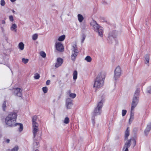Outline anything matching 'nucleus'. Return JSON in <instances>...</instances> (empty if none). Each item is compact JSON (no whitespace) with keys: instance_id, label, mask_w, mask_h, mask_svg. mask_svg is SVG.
Instances as JSON below:
<instances>
[{"instance_id":"25","label":"nucleus","mask_w":151,"mask_h":151,"mask_svg":"<svg viewBox=\"0 0 151 151\" xmlns=\"http://www.w3.org/2000/svg\"><path fill=\"white\" fill-rule=\"evenodd\" d=\"M65 36L64 35H63L59 37L58 38V40L60 41H62L65 40Z\"/></svg>"},{"instance_id":"47","label":"nucleus","mask_w":151,"mask_h":151,"mask_svg":"<svg viewBox=\"0 0 151 151\" xmlns=\"http://www.w3.org/2000/svg\"><path fill=\"white\" fill-rule=\"evenodd\" d=\"M52 76V77H55V75H53Z\"/></svg>"},{"instance_id":"4","label":"nucleus","mask_w":151,"mask_h":151,"mask_svg":"<svg viewBox=\"0 0 151 151\" xmlns=\"http://www.w3.org/2000/svg\"><path fill=\"white\" fill-rule=\"evenodd\" d=\"M90 24L92 26L95 31L98 33L99 35L101 37H102L103 33V28L99 26L96 22L94 20H93L90 23Z\"/></svg>"},{"instance_id":"7","label":"nucleus","mask_w":151,"mask_h":151,"mask_svg":"<svg viewBox=\"0 0 151 151\" xmlns=\"http://www.w3.org/2000/svg\"><path fill=\"white\" fill-rule=\"evenodd\" d=\"M122 70L120 66H118L115 68L114 71L113 78L115 81L117 80L121 75Z\"/></svg>"},{"instance_id":"10","label":"nucleus","mask_w":151,"mask_h":151,"mask_svg":"<svg viewBox=\"0 0 151 151\" xmlns=\"http://www.w3.org/2000/svg\"><path fill=\"white\" fill-rule=\"evenodd\" d=\"M55 45L56 48L58 51L60 52H62L64 51V46L61 42H56Z\"/></svg>"},{"instance_id":"39","label":"nucleus","mask_w":151,"mask_h":151,"mask_svg":"<svg viewBox=\"0 0 151 151\" xmlns=\"http://www.w3.org/2000/svg\"><path fill=\"white\" fill-rule=\"evenodd\" d=\"M9 19L10 21L11 22H13L14 21L13 17L12 16H9Z\"/></svg>"},{"instance_id":"2","label":"nucleus","mask_w":151,"mask_h":151,"mask_svg":"<svg viewBox=\"0 0 151 151\" xmlns=\"http://www.w3.org/2000/svg\"><path fill=\"white\" fill-rule=\"evenodd\" d=\"M105 77L104 73H99L94 81L93 87L99 88L102 87L104 84Z\"/></svg>"},{"instance_id":"35","label":"nucleus","mask_w":151,"mask_h":151,"mask_svg":"<svg viewBox=\"0 0 151 151\" xmlns=\"http://www.w3.org/2000/svg\"><path fill=\"white\" fill-rule=\"evenodd\" d=\"M42 90L44 93H46L47 91V87H44L42 88Z\"/></svg>"},{"instance_id":"44","label":"nucleus","mask_w":151,"mask_h":151,"mask_svg":"<svg viewBox=\"0 0 151 151\" xmlns=\"http://www.w3.org/2000/svg\"><path fill=\"white\" fill-rule=\"evenodd\" d=\"M1 23L3 24H4L5 23V22L4 20H2L1 21Z\"/></svg>"},{"instance_id":"24","label":"nucleus","mask_w":151,"mask_h":151,"mask_svg":"<svg viewBox=\"0 0 151 151\" xmlns=\"http://www.w3.org/2000/svg\"><path fill=\"white\" fill-rule=\"evenodd\" d=\"M78 73L76 70H75L73 73V79L76 80L77 78Z\"/></svg>"},{"instance_id":"46","label":"nucleus","mask_w":151,"mask_h":151,"mask_svg":"<svg viewBox=\"0 0 151 151\" xmlns=\"http://www.w3.org/2000/svg\"><path fill=\"white\" fill-rule=\"evenodd\" d=\"M10 1L12 2H13L15 1L16 0H10Z\"/></svg>"},{"instance_id":"15","label":"nucleus","mask_w":151,"mask_h":151,"mask_svg":"<svg viewBox=\"0 0 151 151\" xmlns=\"http://www.w3.org/2000/svg\"><path fill=\"white\" fill-rule=\"evenodd\" d=\"M151 129V123H150L149 124L147 125V127L145 129V130L144 133L145 135L147 136L149 132Z\"/></svg>"},{"instance_id":"6","label":"nucleus","mask_w":151,"mask_h":151,"mask_svg":"<svg viewBox=\"0 0 151 151\" xmlns=\"http://www.w3.org/2000/svg\"><path fill=\"white\" fill-rule=\"evenodd\" d=\"M131 142L132 143V146L133 148L135 146L136 141L134 139L131 138L130 139L128 140L125 142L123 150L124 151H129L128 148L131 146Z\"/></svg>"},{"instance_id":"9","label":"nucleus","mask_w":151,"mask_h":151,"mask_svg":"<svg viewBox=\"0 0 151 151\" xmlns=\"http://www.w3.org/2000/svg\"><path fill=\"white\" fill-rule=\"evenodd\" d=\"M22 90L19 88L14 89L13 92L14 94L19 97H21L22 95Z\"/></svg>"},{"instance_id":"17","label":"nucleus","mask_w":151,"mask_h":151,"mask_svg":"<svg viewBox=\"0 0 151 151\" xmlns=\"http://www.w3.org/2000/svg\"><path fill=\"white\" fill-rule=\"evenodd\" d=\"M80 28L81 29V30L82 32H84L86 31V25L85 23H81L80 24Z\"/></svg>"},{"instance_id":"48","label":"nucleus","mask_w":151,"mask_h":151,"mask_svg":"<svg viewBox=\"0 0 151 151\" xmlns=\"http://www.w3.org/2000/svg\"><path fill=\"white\" fill-rule=\"evenodd\" d=\"M35 151H39V150H35Z\"/></svg>"},{"instance_id":"22","label":"nucleus","mask_w":151,"mask_h":151,"mask_svg":"<svg viewBox=\"0 0 151 151\" xmlns=\"http://www.w3.org/2000/svg\"><path fill=\"white\" fill-rule=\"evenodd\" d=\"M18 47L19 49L22 50L24 49V45L23 42H20L19 44Z\"/></svg>"},{"instance_id":"42","label":"nucleus","mask_w":151,"mask_h":151,"mask_svg":"<svg viewBox=\"0 0 151 151\" xmlns=\"http://www.w3.org/2000/svg\"><path fill=\"white\" fill-rule=\"evenodd\" d=\"M101 20H102V22H105L106 21V20H105V19H104V18L103 17H101Z\"/></svg>"},{"instance_id":"20","label":"nucleus","mask_w":151,"mask_h":151,"mask_svg":"<svg viewBox=\"0 0 151 151\" xmlns=\"http://www.w3.org/2000/svg\"><path fill=\"white\" fill-rule=\"evenodd\" d=\"M78 21L79 22H82L84 19L83 16L81 14H78Z\"/></svg>"},{"instance_id":"45","label":"nucleus","mask_w":151,"mask_h":151,"mask_svg":"<svg viewBox=\"0 0 151 151\" xmlns=\"http://www.w3.org/2000/svg\"><path fill=\"white\" fill-rule=\"evenodd\" d=\"M148 93H151V90H148Z\"/></svg>"},{"instance_id":"19","label":"nucleus","mask_w":151,"mask_h":151,"mask_svg":"<svg viewBox=\"0 0 151 151\" xmlns=\"http://www.w3.org/2000/svg\"><path fill=\"white\" fill-rule=\"evenodd\" d=\"M17 25L16 24H14L12 25L10 27V29L12 31H14L15 32H16L17 31Z\"/></svg>"},{"instance_id":"26","label":"nucleus","mask_w":151,"mask_h":151,"mask_svg":"<svg viewBox=\"0 0 151 151\" xmlns=\"http://www.w3.org/2000/svg\"><path fill=\"white\" fill-rule=\"evenodd\" d=\"M18 149V146L17 145H16L11 150H9L7 151H17Z\"/></svg>"},{"instance_id":"11","label":"nucleus","mask_w":151,"mask_h":151,"mask_svg":"<svg viewBox=\"0 0 151 151\" xmlns=\"http://www.w3.org/2000/svg\"><path fill=\"white\" fill-rule=\"evenodd\" d=\"M65 105L67 109H70L73 105L72 100L69 98L67 99L66 101Z\"/></svg>"},{"instance_id":"29","label":"nucleus","mask_w":151,"mask_h":151,"mask_svg":"<svg viewBox=\"0 0 151 151\" xmlns=\"http://www.w3.org/2000/svg\"><path fill=\"white\" fill-rule=\"evenodd\" d=\"M40 55L43 58H45L46 56V54L44 51H42L40 52Z\"/></svg>"},{"instance_id":"40","label":"nucleus","mask_w":151,"mask_h":151,"mask_svg":"<svg viewBox=\"0 0 151 151\" xmlns=\"http://www.w3.org/2000/svg\"><path fill=\"white\" fill-rule=\"evenodd\" d=\"M95 116H93H93H92V123H93V124H95V120H94V117H95Z\"/></svg>"},{"instance_id":"38","label":"nucleus","mask_w":151,"mask_h":151,"mask_svg":"<svg viewBox=\"0 0 151 151\" xmlns=\"http://www.w3.org/2000/svg\"><path fill=\"white\" fill-rule=\"evenodd\" d=\"M5 4V2L4 0H1V5L2 6H4Z\"/></svg>"},{"instance_id":"18","label":"nucleus","mask_w":151,"mask_h":151,"mask_svg":"<svg viewBox=\"0 0 151 151\" xmlns=\"http://www.w3.org/2000/svg\"><path fill=\"white\" fill-rule=\"evenodd\" d=\"M17 125L19 126V132H21V131H22L23 129V124L21 123H16L14 124V126H16Z\"/></svg>"},{"instance_id":"43","label":"nucleus","mask_w":151,"mask_h":151,"mask_svg":"<svg viewBox=\"0 0 151 151\" xmlns=\"http://www.w3.org/2000/svg\"><path fill=\"white\" fill-rule=\"evenodd\" d=\"M6 142L7 143H9L10 142V140L9 139H6Z\"/></svg>"},{"instance_id":"3","label":"nucleus","mask_w":151,"mask_h":151,"mask_svg":"<svg viewBox=\"0 0 151 151\" xmlns=\"http://www.w3.org/2000/svg\"><path fill=\"white\" fill-rule=\"evenodd\" d=\"M17 115L16 113L11 112L6 118L5 122L9 126H14V123L16 121Z\"/></svg>"},{"instance_id":"27","label":"nucleus","mask_w":151,"mask_h":151,"mask_svg":"<svg viewBox=\"0 0 151 151\" xmlns=\"http://www.w3.org/2000/svg\"><path fill=\"white\" fill-rule=\"evenodd\" d=\"M70 91H68L69 93H70L69 96L73 99L74 98L76 97V94L74 93H70Z\"/></svg>"},{"instance_id":"21","label":"nucleus","mask_w":151,"mask_h":151,"mask_svg":"<svg viewBox=\"0 0 151 151\" xmlns=\"http://www.w3.org/2000/svg\"><path fill=\"white\" fill-rule=\"evenodd\" d=\"M34 141L33 143V147L34 148H37L39 144V142L36 140L35 138L34 139Z\"/></svg>"},{"instance_id":"12","label":"nucleus","mask_w":151,"mask_h":151,"mask_svg":"<svg viewBox=\"0 0 151 151\" xmlns=\"http://www.w3.org/2000/svg\"><path fill=\"white\" fill-rule=\"evenodd\" d=\"M38 126H33V127L32 132L33 134V137L34 139L36 138L38 135V132L39 129H38Z\"/></svg>"},{"instance_id":"31","label":"nucleus","mask_w":151,"mask_h":151,"mask_svg":"<svg viewBox=\"0 0 151 151\" xmlns=\"http://www.w3.org/2000/svg\"><path fill=\"white\" fill-rule=\"evenodd\" d=\"M40 77V75L38 73H36L35 74L34 78L35 79H38Z\"/></svg>"},{"instance_id":"14","label":"nucleus","mask_w":151,"mask_h":151,"mask_svg":"<svg viewBox=\"0 0 151 151\" xmlns=\"http://www.w3.org/2000/svg\"><path fill=\"white\" fill-rule=\"evenodd\" d=\"M144 63L146 64L147 65L149 66V60L150 56L149 55L147 54L145 55L144 56Z\"/></svg>"},{"instance_id":"16","label":"nucleus","mask_w":151,"mask_h":151,"mask_svg":"<svg viewBox=\"0 0 151 151\" xmlns=\"http://www.w3.org/2000/svg\"><path fill=\"white\" fill-rule=\"evenodd\" d=\"M37 116H33L32 118V127L38 126V124L36 122L37 119Z\"/></svg>"},{"instance_id":"34","label":"nucleus","mask_w":151,"mask_h":151,"mask_svg":"<svg viewBox=\"0 0 151 151\" xmlns=\"http://www.w3.org/2000/svg\"><path fill=\"white\" fill-rule=\"evenodd\" d=\"M2 109L4 111H5L6 107V102L5 101H4L2 104Z\"/></svg>"},{"instance_id":"28","label":"nucleus","mask_w":151,"mask_h":151,"mask_svg":"<svg viewBox=\"0 0 151 151\" xmlns=\"http://www.w3.org/2000/svg\"><path fill=\"white\" fill-rule=\"evenodd\" d=\"M85 60L87 62H90L92 60V58L90 56H87L85 58Z\"/></svg>"},{"instance_id":"36","label":"nucleus","mask_w":151,"mask_h":151,"mask_svg":"<svg viewBox=\"0 0 151 151\" xmlns=\"http://www.w3.org/2000/svg\"><path fill=\"white\" fill-rule=\"evenodd\" d=\"M82 39L81 40V43H83L85 39V38L86 37V36L85 34H83L82 35Z\"/></svg>"},{"instance_id":"13","label":"nucleus","mask_w":151,"mask_h":151,"mask_svg":"<svg viewBox=\"0 0 151 151\" xmlns=\"http://www.w3.org/2000/svg\"><path fill=\"white\" fill-rule=\"evenodd\" d=\"M63 60L61 58H58L57 59V62L55 64V67L56 68H58L60 66L63 62Z\"/></svg>"},{"instance_id":"32","label":"nucleus","mask_w":151,"mask_h":151,"mask_svg":"<svg viewBox=\"0 0 151 151\" xmlns=\"http://www.w3.org/2000/svg\"><path fill=\"white\" fill-rule=\"evenodd\" d=\"M22 61L24 64H26L28 62L29 59L23 58L22 59Z\"/></svg>"},{"instance_id":"30","label":"nucleus","mask_w":151,"mask_h":151,"mask_svg":"<svg viewBox=\"0 0 151 151\" xmlns=\"http://www.w3.org/2000/svg\"><path fill=\"white\" fill-rule=\"evenodd\" d=\"M69 122V118L66 117L65 118L63 122L66 124H68Z\"/></svg>"},{"instance_id":"8","label":"nucleus","mask_w":151,"mask_h":151,"mask_svg":"<svg viewBox=\"0 0 151 151\" xmlns=\"http://www.w3.org/2000/svg\"><path fill=\"white\" fill-rule=\"evenodd\" d=\"M73 50L72 51V54L71 55V58L72 60L74 61L76 58V56L78 55V51L77 48L74 46H73Z\"/></svg>"},{"instance_id":"33","label":"nucleus","mask_w":151,"mask_h":151,"mask_svg":"<svg viewBox=\"0 0 151 151\" xmlns=\"http://www.w3.org/2000/svg\"><path fill=\"white\" fill-rule=\"evenodd\" d=\"M38 37V35L37 34H35L33 35L32 37V39L33 40H36L37 39Z\"/></svg>"},{"instance_id":"1","label":"nucleus","mask_w":151,"mask_h":151,"mask_svg":"<svg viewBox=\"0 0 151 151\" xmlns=\"http://www.w3.org/2000/svg\"><path fill=\"white\" fill-rule=\"evenodd\" d=\"M139 93V88H137L134 94L132 102L131 111L130 113V118L129 120V123L130 124L134 119V114L132 113V111L134 110L135 107L136 106L138 102V98Z\"/></svg>"},{"instance_id":"41","label":"nucleus","mask_w":151,"mask_h":151,"mask_svg":"<svg viewBox=\"0 0 151 151\" xmlns=\"http://www.w3.org/2000/svg\"><path fill=\"white\" fill-rule=\"evenodd\" d=\"M50 80H47V81H46V84L47 85H48L50 84Z\"/></svg>"},{"instance_id":"37","label":"nucleus","mask_w":151,"mask_h":151,"mask_svg":"<svg viewBox=\"0 0 151 151\" xmlns=\"http://www.w3.org/2000/svg\"><path fill=\"white\" fill-rule=\"evenodd\" d=\"M127 111L126 110H122V115L123 116H124L126 114Z\"/></svg>"},{"instance_id":"5","label":"nucleus","mask_w":151,"mask_h":151,"mask_svg":"<svg viewBox=\"0 0 151 151\" xmlns=\"http://www.w3.org/2000/svg\"><path fill=\"white\" fill-rule=\"evenodd\" d=\"M104 102V100H101L98 103L96 107L95 108L94 111L93 113V116H95L99 115L101 114Z\"/></svg>"},{"instance_id":"23","label":"nucleus","mask_w":151,"mask_h":151,"mask_svg":"<svg viewBox=\"0 0 151 151\" xmlns=\"http://www.w3.org/2000/svg\"><path fill=\"white\" fill-rule=\"evenodd\" d=\"M128 127L125 132V139H127L129 135V130L128 129Z\"/></svg>"}]
</instances>
